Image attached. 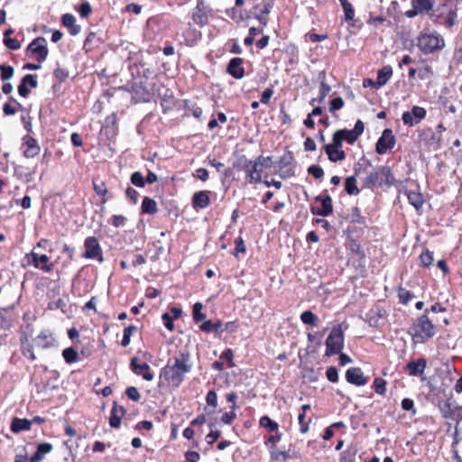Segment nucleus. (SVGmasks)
<instances>
[{
    "label": "nucleus",
    "instance_id": "nucleus-1",
    "mask_svg": "<svg viewBox=\"0 0 462 462\" xmlns=\"http://www.w3.org/2000/svg\"><path fill=\"white\" fill-rule=\"evenodd\" d=\"M192 369L190 354L188 350H181L177 356L170 358L166 365L161 370V377H163L174 387H179L184 381L185 375Z\"/></svg>",
    "mask_w": 462,
    "mask_h": 462
},
{
    "label": "nucleus",
    "instance_id": "nucleus-2",
    "mask_svg": "<svg viewBox=\"0 0 462 462\" xmlns=\"http://www.w3.org/2000/svg\"><path fill=\"white\" fill-rule=\"evenodd\" d=\"M430 310L426 309L420 316L417 317L408 329L412 344H425L437 333L436 326L429 318Z\"/></svg>",
    "mask_w": 462,
    "mask_h": 462
},
{
    "label": "nucleus",
    "instance_id": "nucleus-3",
    "mask_svg": "<svg viewBox=\"0 0 462 462\" xmlns=\"http://www.w3.org/2000/svg\"><path fill=\"white\" fill-rule=\"evenodd\" d=\"M417 47L425 55L440 52L446 46L444 37L435 30L423 29L417 37Z\"/></svg>",
    "mask_w": 462,
    "mask_h": 462
},
{
    "label": "nucleus",
    "instance_id": "nucleus-4",
    "mask_svg": "<svg viewBox=\"0 0 462 462\" xmlns=\"http://www.w3.org/2000/svg\"><path fill=\"white\" fill-rule=\"evenodd\" d=\"M397 180L390 166L384 165L374 170L365 178L363 181V189L374 188H392L395 186Z\"/></svg>",
    "mask_w": 462,
    "mask_h": 462
},
{
    "label": "nucleus",
    "instance_id": "nucleus-5",
    "mask_svg": "<svg viewBox=\"0 0 462 462\" xmlns=\"http://www.w3.org/2000/svg\"><path fill=\"white\" fill-rule=\"evenodd\" d=\"M411 5H415L416 8L420 9L424 14H428L435 23H439L447 27H452L457 23V8L450 7L447 15L444 16L442 13H434L433 0H411Z\"/></svg>",
    "mask_w": 462,
    "mask_h": 462
},
{
    "label": "nucleus",
    "instance_id": "nucleus-6",
    "mask_svg": "<svg viewBox=\"0 0 462 462\" xmlns=\"http://www.w3.org/2000/svg\"><path fill=\"white\" fill-rule=\"evenodd\" d=\"M348 247V266L351 265L355 270V275L353 278L364 276L366 273L367 263V256L365 250L362 245L355 240H351Z\"/></svg>",
    "mask_w": 462,
    "mask_h": 462
},
{
    "label": "nucleus",
    "instance_id": "nucleus-7",
    "mask_svg": "<svg viewBox=\"0 0 462 462\" xmlns=\"http://www.w3.org/2000/svg\"><path fill=\"white\" fill-rule=\"evenodd\" d=\"M344 347V332L340 325L335 326L330 330L326 339L327 356H332L341 352Z\"/></svg>",
    "mask_w": 462,
    "mask_h": 462
},
{
    "label": "nucleus",
    "instance_id": "nucleus-8",
    "mask_svg": "<svg viewBox=\"0 0 462 462\" xmlns=\"http://www.w3.org/2000/svg\"><path fill=\"white\" fill-rule=\"evenodd\" d=\"M396 142V137L393 134V130L389 128L384 129L381 137L375 143L376 153L380 155L385 154L387 152L394 148Z\"/></svg>",
    "mask_w": 462,
    "mask_h": 462
},
{
    "label": "nucleus",
    "instance_id": "nucleus-9",
    "mask_svg": "<svg viewBox=\"0 0 462 462\" xmlns=\"http://www.w3.org/2000/svg\"><path fill=\"white\" fill-rule=\"evenodd\" d=\"M27 51L35 54L39 62H43L49 54L46 39L42 36L35 38L27 46Z\"/></svg>",
    "mask_w": 462,
    "mask_h": 462
},
{
    "label": "nucleus",
    "instance_id": "nucleus-10",
    "mask_svg": "<svg viewBox=\"0 0 462 462\" xmlns=\"http://www.w3.org/2000/svg\"><path fill=\"white\" fill-rule=\"evenodd\" d=\"M211 8L208 6L204 0H198L196 7L192 12V20L195 24L204 27L208 23V17Z\"/></svg>",
    "mask_w": 462,
    "mask_h": 462
},
{
    "label": "nucleus",
    "instance_id": "nucleus-11",
    "mask_svg": "<svg viewBox=\"0 0 462 462\" xmlns=\"http://www.w3.org/2000/svg\"><path fill=\"white\" fill-rule=\"evenodd\" d=\"M85 253L83 256L87 259H97L99 263L104 261L101 246L95 236H88L84 242Z\"/></svg>",
    "mask_w": 462,
    "mask_h": 462
},
{
    "label": "nucleus",
    "instance_id": "nucleus-12",
    "mask_svg": "<svg viewBox=\"0 0 462 462\" xmlns=\"http://www.w3.org/2000/svg\"><path fill=\"white\" fill-rule=\"evenodd\" d=\"M274 5V0H262L261 4L255 5L252 14L259 23L265 27L268 23V15Z\"/></svg>",
    "mask_w": 462,
    "mask_h": 462
},
{
    "label": "nucleus",
    "instance_id": "nucleus-13",
    "mask_svg": "<svg viewBox=\"0 0 462 462\" xmlns=\"http://www.w3.org/2000/svg\"><path fill=\"white\" fill-rule=\"evenodd\" d=\"M386 310L380 306H374L365 314L366 322L373 328H379L386 319Z\"/></svg>",
    "mask_w": 462,
    "mask_h": 462
},
{
    "label": "nucleus",
    "instance_id": "nucleus-14",
    "mask_svg": "<svg viewBox=\"0 0 462 462\" xmlns=\"http://www.w3.org/2000/svg\"><path fill=\"white\" fill-rule=\"evenodd\" d=\"M427 112L424 107L414 106L411 111L403 112L402 119L403 124L409 126H413L425 118Z\"/></svg>",
    "mask_w": 462,
    "mask_h": 462
},
{
    "label": "nucleus",
    "instance_id": "nucleus-15",
    "mask_svg": "<svg viewBox=\"0 0 462 462\" xmlns=\"http://www.w3.org/2000/svg\"><path fill=\"white\" fill-rule=\"evenodd\" d=\"M22 149L23 156L27 159L34 158L41 151L37 140L29 134L23 137Z\"/></svg>",
    "mask_w": 462,
    "mask_h": 462
},
{
    "label": "nucleus",
    "instance_id": "nucleus-16",
    "mask_svg": "<svg viewBox=\"0 0 462 462\" xmlns=\"http://www.w3.org/2000/svg\"><path fill=\"white\" fill-rule=\"evenodd\" d=\"M294 161V156L292 152L286 151L282 156L279 159L275 164L279 167V169L283 170L280 174L281 178L286 179L293 176L295 174L294 170L292 168H288Z\"/></svg>",
    "mask_w": 462,
    "mask_h": 462
},
{
    "label": "nucleus",
    "instance_id": "nucleus-17",
    "mask_svg": "<svg viewBox=\"0 0 462 462\" xmlns=\"http://www.w3.org/2000/svg\"><path fill=\"white\" fill-rule=\"evenodd\" d=\"M439 410L445 419L459 420L462 419L461 408L454 405L450 400H446L439 404Z\"/></svg>",
    "mask_w": 462,
    "mask_h": 462
},
{
    "label": "nucleus",
    "instance_id": "nucleus-18",
    "mask_svg": "<svg viewBox=\"0 0 462 462\" xmlns=\"http://www.w3.org/2000/svg\"><path fill=\"white\" fill-rule=\"evenodd\" d=\"M126 409L124 406L114 402L109 416L110 427L113 429H119L122 423V419L126 416Z\"/></svg>",
    "mask_w": 462,
    "mask_h": 462
},
{
    "label": "nucleus",
    "instance_id": "nucleus-19",
    "mask_svg": "<svg viewBox=\"0 0 462 462\" xmlns=\"http://www.w3.org/2000/svg\"><path fill=\"white\" fill-rule=\"evenodd\" d=\"M316 200L321 202L320 206H312L310 210L313 215L326 217L332 213V199L329 196H319Z\"/></svg>",
    "mask_w": 462,
    "mask_h": 462
},
{
    "label": "nucleus",
    "instance_id": "nucleus-20",
    "mask_svg": "<svg viewBox=\"0 0 462 462\" xmlns=\"http://www.w3.org/2000/svg\"><path fill=\"white\" fill-rule=\"evenodd\" d=\"M38 86L37 77L33 74H26L21 79V82L17 88L18 93L23 97H27L30 90L29 87L35 88Z\"/></svg>",
    "mask_w": 462,
    "mask_h": 462
},
{
    "label": "nucleus",
    "instance_id": "nucleus-21",
    "mask_svg": "<svg viewBox=\"0 0 462 462\" xmlns=\"http://www.w3.org/2000/svg\"><path fill=\"white\" fill-rule=\"evenodd\" d=\"M343 143H331L325 144V152L331 162L342 161L346 157L345 152L341 149Z\"/></svg>",
    "mask_w": 462,
    "mask_h": 462
},
{
    "label": "nucleus",
    "instance_id": "nucleus-22",
    "mask_svg": "<svg viewBox=\"0 0 462 462\" xmlns=\"http://www.w3.org/2000/svg\"><path fill=\"white\" fill-rule=\"evenodd\" d=\"M130 366L135 374L142 376L144 380H153L154 375L150 372V366L147 363L137 364V358L134 357L131 360Z\"/></svg>",
    "mask_w": 462,
    "mask_h": 462
},
{
    "label": "nucleus",
    "instance_id": "nucleus-23",
    "mask_svg": "<svg viewBox=\"0 0 462 462\" xmlns=\"http://www.w3.org/2000/svg\"><path fill=\"white\" fill-rule=\"evenodd\" d=\"M244 60L242 58H233L230 60L226 72L236 79H240L245 76V69L243 67Z\"/></svg>",
    "mask_w": 462,
    "mask_h": 462
},
{
    "label": "nucleus",
    "instance_id": "nucleus-24",
    "mask_svg": "<svg viewBox=\"0 0 462 462\" xmlns=\"http://www.w3.org/2000/svg\"><path fill=\"white\" fill-rule=\"evenodd\" d=\"M129 91L132 94V98L135 102H148L151 98L149 90L142 84L134 83Z\"/></svg>",
    "mask_w": 462,
    "mask_h": 462
},
{
    "label": "nucleus",
    "instance_id": "nucleus-25",
    "mask_svg": "<svg viewBox=\"0 0 462 462\" xmlns=\"http://www.w3.org/2000/svg\"><path fill=\"white\" fill-rule=\"evenodd\" d=\"M55 338L49 330H42L33 338V344L39 348H50L55 346Z\"/></svg>",
    "mask_w": 462,
    "mask_h": 462
},
{
    "label": "nucleus",
    "instance_id": "nucleus-26",
    "mask_svg": "<svg viewBox=\"0 0 462 462\" xmlns=\"http://www.w3.org/2000/svg\"><path fill=\"white\" fill-rule=\"evenodd\" d=\"M262 171L263 169L258 162L251 160V164L245 171L248 182L251 184L260 183L262 181Z\"/></svg>",
    "mask_w": 462,
    "mask_h": 462
},
{
    "label": "nucleus",
    "instance_id": "nucleus-27",
    "mask_svg": "<svg viewBox=\"0 0 462 462\" xmlns=\"http://www.w3.org/2000/svg\"><path fill=\"white\" fill-rule=\"evenodd\" d=\"M369 381V376L365 375L364 372L359 367L348 369V383L356 386L365 385Z\"/></svg>",
    "mask_w": 462,
    "mask_h": 462
},
{
    "label": "nucleus",
    "instance_id": "nucleus-28",
    "mask_svg": "<svg viewBox=\"0 0 462 462\" xmlns=\"http://www.w3.org/2000/svg\"><path fill=\"white\" fill-rule=\"evenodd\" d=\"M427 365L425 358H419L417 361H411L406 365L405 370L411 376H419L424 373Z\"/></svg>",
    "mask_w": 462,
    "mask_h": 462
},
{
    "label": "nucleus",
    "instance_id": "nucleus-29",
    "mask_svg": "<svg viewBox=\"0 0 462 462\" xmlns=\"http://www.w3.org/2000/svg\"><path fill=\"white\" fill-rule=\"evenodd\" d=\"M210 204L209 191L200 190L192 196V206L194 208H206Z\"/></svg>",
    "mask_w": 462,
    "mask_h": 462
},
{
    "label": "nucleus",
    "instance_id": "nucleus-30",
    "mask_svg": "<svg viewBox=\"0 0 462 462\" xmlns=\"http://www.w3.org/2000/svg\"><path fill=\"white\" fill-rule=\"evenodd\" d=\"M405 195L407 196L409 203L414 207V208L419 211L422 208L425 199L422 193L419 190H405Z\"/></svg>",
    "mask_w": 462,
    "mask_h": 462
},
{
    "label": "nucleus",
    "instance_id": "nucleus-31",
    "mask_svg": "<svg viewBox=\"0 0 462 462\" xmlns=\"http://www.w3.org/2000/svg\"><path fill=\"white\" fill-rule=\"evenodd\" d=\"M20 342H21V352H22V355L25 357H27L28 359H30L31 361H35L36 360V356L33 352V345L34 344H32L29 340V337L28 336L23 333L21 337H20Z\"/></svg>",
    "mask_w": 462,
    "mask_h": 462
},
{
    "label": "nucleus",
    "instance_id": "nucleus-32",
    "mask_svg": "<svg viewBox=\"0 0 462 462\" xmlns=\"http://www.w3.org/2000/svg\"><path fill=\"white\" fill-rule=\"evenodd\" d=\"M61 23L69 29V33L73 36L78 35L81 31L80 25L76 24V18L71 14H63L61 17Z\"/></svg>",
    "mask_w": 462,
    "mask_h": 462
},
{
    "label": "nucleus",
    "instance_id": "nucleus-33",
    "mask_svg": "<svg viewBox=\"0 0 462 462\" xmlns=\"http://www.w3.org/2000/svg\"><path fill=\"white\" fill-rule=\"evenodd\" d=\"M393 68L390 65H385L377 71L376 84L377 87L382 88L387 84L393 77Z\"/></svg>",
    "mask_w": 462,
    "mask_h": 462
},
{
    "label": "nucleus",
    "instance_id": "nucleus-34",
    "mask_svg": "<svg viewBox=\"0 0 462 462\" xmlns=\"http://www.w3.org/2000/svg\"><path fill=\"white\" fill-rule=\"evenodd\" d=\"M28 263L37 269H41L43 272L49 273L52 271L54 263L41 265L39 263V254L32 250L31 253L26 254Z\"/></svg>",
    "mask_w": 462,
    "mask_h": 462
},
{
    "label": "nucleus",
    "instance_id": "nucleus-35",
    "mask_svg": "<svg viewBox=\"0 0 462 462\" xmlns=\"http://www.w3.org/2000/svg\"><path fill=\"white\" fill-rule=\"evenodd\" d=\"M53 447L51 443L43 442L37 446L36 452L30 457L31 462H40L43 459L44 455L49 454Z\"/></svg>",
    "mask_w": 462,
    "mask_h": 462
},
{
    "label": "nucleus",
    "instance_id": "nucleus-36",
    "mask_svg": "<svg viewBox=\"0 0 462 462\" xmlns=\"http://www.w3.org/2000/svg\"><path fill=\"white\" fill-rule=\"evenodd\" d=\"M32 425V421H30V420L14 418L11 424V430L14 433L29 430Z\"/></svg>",
    "mask_w": 462,
    "mask_h": 462
},
{
    "label": "nucleus",
    "instance_id": "nucleus-37",
    "mask_svg": "<svg viewBox=\"0 0 462 462\" xmlns=\"http://www.w3.org/2000/svg\"><path fill=\"white\" fill-rule=\"evenodd\" d=\"M141 210L143 214H156L158 211L156 201L149 197H144L142 202Z\"/></svg>",
    "mask_w": 462,
    "mask_h": 462
},
{
    "label": "nucleus",
    "instance_id": "nucleus-38",
    "mask_svg": "<svg viewBox=\"0 0 462 462\" xmlns=\"http://www.w3.org/2000/svg\"><path fill=\"white\" fill-rule=\"evenodd\" d=\"M365 125L361 120H357L353 130H348L347 141L348 143H355L357 138L363 134Z\"/></svg>",
    "mask_w": 462,
    "mask_h": 462
},
{
    "label": "nucleus",
    "instance_id": "nucleus-39",
    "mask_svg": "<svg viewBox=\"0 0 462 462\" xmlns=\"http://www.w3.org/2000/svg\"><path fill=\"white\" fill-rule=\"evenodd\" d=\"M300 320L306 325L317 327L319 325V317L311 310H305L300 314Z\"/></svg>",
    "mask_w": 462,
    "mask_h": 462
},
{
    "label": "nucleus",
    "instance_id": "nucleus-40",
    "mask_svg": "<svg viewBox=\"0 0 462 462\" xmlns=\"http://www.w3.org/2000/svg\"><path fill=\"white\" fill-rule=\"evenodd\" d=\"M397 296L399 302L402 305H407L414 298V294L403 287L397 289Z\"/></svg>",
    "mask_w": 462,
    "mask_h": 462
},
{
    "label": "nucleus",
    "instance_id": "nucleus-41",
    "mask_svg": "<svg viewBox=\"0 0 462 462\" xmlns=\"http://www.w3.org/2000/svg\"><path fill=\"white\" fill-rule=\"evenodd\" d=\"M371 167V162L369 160L365 159V157H362L354 167L355 174L353 176L358 177L361 174L365 173L367 169Z\"/></svg>",
    "mask_w": 462,
    "mask_h": 462
},
{
    "label": "nucleus",
    "instance_id": "nucleus-42",
    "mask_svg": "<svg viewBox=\"0 0 462 462\" xmlns=\"http://www.w3.org/2000/svg\"><path fill=\"white\" fill-rule=\"evenodd\" d=\"M221 328L222 322L220 320H217L216 322H212L211 320H205L200 325V329L207 333L217 332Z\"/></svg>",
    "mask_w": 462,
    "mask_h": 462
},
{
    "label": "nucleus",
    "instance_id": "nucleus-43",
    "mask_svg": "<svg viewBox=\"0 0 462 462\" xmlns=\"http://www.w3.org/2000/svg\"><path fill=\"white\" fill-rule=\"evenodd\" d=\"M420 265L422 267H430L433 263V253L429 249H425L419 256Z\"/></svg>",
    "mask_w": 462,
    "mask_h": 462
},
{
    "label": "nucleus",
    "instance_id": "nucleus-44",
    "mask_svg": "<svg viewBox=\"0 0 462 462\" xmlns=\"http://www.w3.org/2000/svg\"><path fill=\"white\" fill-rule=\"evenodd\" d=\"M62 356L68 364H72L79 361L78 352L73 347L65 348L62 351Z\"/></svg>",
    "mask_w": 462,
    "mask_h": 462
},
{
    "label": "nucleus",
    "instance_id": "nucleus-45",
    "mask_svg": "<svg viewBox=\"0 0 462 462\" xmlns=\"http://www.w3.org/2000/svg\"><path fill=\"white\" fill-rule=\"evenodd\" d=\"M259 423H260L261 427L268 430L269 431H277L278 428H279L278 423L276 421L273 420L268 416H263L260 419Z\"/></svg>",
    "mask_w": 462,
    "mask_h": 462
},
{
    "label": "nucleus",
    "instance_id": "nucleus-46",
    "mask_svg": "<svg viewBox=\"0 0 462 462\" xmlns=\"http://www.w3.org/2000/svg\"><path fill=\"white\" fill-rule=\"evenodd\" d=\"M387 382L381 377L374 378L373 382V388L377 394L384 395L386 393Z\"/></svg>",
    "mask_w": 462,
    "mask_h": 462
},
{
    "label": "nucleus",
    "instance_id": "nucleus-47",
    "mask_svg": "<svg viewBox=\"0 0 462 462\" xmlns=\"http://www.w3.org/2000/svg\"><path fill=\"white\" fill-rule=\"evenodd\" d=\"M14 307H8V308H0V328L7 330L12 327V320L11 319L7 318L5 315V312L8 311L9 310H12Z\"/></svg>",
    "mask_w": 462,
    "mask_h": 462
},
{
    "label": "nucleus",
    "instance_id": "nucleus-48",
    "mask_svg": "<svg viewBox=\"0 0 462 462\" xmlns=\"http://www.w3.org/2000/svg\"><path fill=\"white\" fill-rule=\"evenodd\" d=\"M251 164V160L247 159L245 155H240L237 157L236 162H234V168L237 171H246L249 165Z\"/></svg>",
    "mask_w": 462,
    "mask_h": 462
},
{
    "label": "nucleus",
    "instance_id": "nucleus-49",
    "mask_svg": "<svg viewBox=\"0 0 462 462\" xmlns=\"http://www.w3.org/2000/svg\"><path fill=\"white\" fill-rule=\"evenodd\" d=\"M137 331V327L134 326V325H130L128 327H126L125 329H124V335H123V338H122V341H121V345L123 346H129L130 344V338H131V336Z\"/></svg>",
    "mask_w": 462,
    "mask_h": 462
},
{
    "label": "nucleus",
    "instance_id": "nucleus-50",
    "mask_svg": "<svg viewBox=\"0 0 462 462\" xmlns=\"http://www.w3.org/2000/svg\"><path fill=\"white\" fill-rule=\"evenodd\" d=\"M351 221L353 223L359 224L362 226H366L365 217L361 216L360 210L356 207L353 208L351 210Z\"/></svg>",
    "mask_w": 462,
    "mask_h": 462
},
{
    "label": "nucleus",
    "instance_id": "nucleus-51",
    "mask_svg": "<svg viewBox=\"0 0 462 462\" xmlns=\"http://www.w3.org/2000/svg\"><path fill=\"white\" fill-rule=\"evenodd\" d=\"M203 304L196 302L193 305V319L196 323H199L205 319L206 316L202 313Z\"/></svg>",
    "mask_w": 462,
    "mask_h": 462
},
{
    "label": "nucleus",
    "instance_id": "nucleus-52",
    "mask_svg": "<svg viewBox=\"0 0 462 462\" xmlns=\"http://www.w3.org/2000/svg\"><path fill=\"white\" fill-rule=\"evenodd\" d=\"M131 183L138 188L145 186V179L140 171H134L130 177Z\"/></svg>",
    "mask_w": 462,
    "mask_h": 462
},
{
    "label": "nucleus",
    "instance_id": "nucleus-53",
    "mask_svg": "<svg viewBox=\"0 0 462 462\" xmlns=\"http://www.w3.org/2000/svg\"><path fill=\"white\" fill-rule=\"evenodd\" d=\"M401 406L403 411H410L411 415H415L417 413L414 401L411 398L402 399Z\"/></svg>",
    "mask_w": 462,
    "mask_h": 462
},
{
    "label": "nucleus",
    "instance_id": "nucleus-54",
    "mask_svg": "<svg viewBox=\"0 0 462 462\" xmlns=\"http://www.w3.org/2000/svg\"><path fill=\"white\" fill-rule=\"evenodd\" d=\"M271 457L273 460H283L286 461L291 458V456L288 451L286 450H280L273 448L271 450Z\"/></svg>",
    "mask_w": 462,
    "mask_h": 462
},
{
    "label": "nucleus",
    "instance_id": "nucleus-55",
    "mask_svg": "<svg viewBox=\"0 0 462 462\" xmlns=\"http://www.w3.org/2000/svg\"><path fill=\"white\" fill-rule=\"evenodd\" d=\"M1 79L6 81L14 77V69L9 65H0Z\"/></svg>",
    "mask_w": 462,
    "mask_h": 462
},
{
    "label": "nucleus",
    "instance_id": "nucleus-56",
    "mask_svg": "<svg viewBox=\"0 0 462 462\" xmlns=\"http://www.w3.org/2000/svg\"><path fill=\"white\" fill-rule=\"evenodd\" d=\"M126 396L134 401V402H139L141 399V394L138 391V389L134 386H129L125 390Z\"/></svg>",
    "mask_w": 462,
    "mask_h": 462
},
{
    "label": "nucleus",
    "instance_id": "nucleus-57",
    "mask_svg": "<svg viewBox=\"0 0 462 462\" xmlns=\"http://www.w3.org/2000/svg\"><path fill=\"white\" fill-rule=\"evenodd\" d=\"M4 44L12 51H16L21 48L20 42L15 38L5 37Z\"/></svg>",
    "mask_w": 462,
    "mask_h": 462
},
{
    "label": "nucleus",
    "instance_id": "nucleus-58",
    "mask_svg": "<svg viewBox=\"0 0 462 462\" xmlns=\"http://www.w3.org/2000/svg\"><path fill=\"white\" fill-rule=\"evenodd\" d=\"M91 12L92 8L90 4L88 1H83L79 7V13L80 16L83 18H88Z\"/></svg>",
    "mask_w": 462,
    "mask_h": 462
},
{
    "label": "nucleus",
    "instance_id": "nucleus-59",
    "mask_svg": "<svg viewBox=\"0 0 462 462\" xmlns=\"http://www.w3.org/2000/svg\"><path fill=\"white\" fill-rule=\"evenodd\" d=\"M235 252L234 255L237 257L239 253H245L246 247L244 239L241 236H238L235 239Z\"/></svg>",
    "mask_w": 462,
    "mask_h": 462
},
{
    "label": "nucleus",
    "instance_id": "nucleus-60",
    "mask_svg": "<svg viewBox=\"0 0 462 462\" xmlns=\"http://www.w3.org/2000/svg\"><path fill=\"white\" fill-rule=\"evenodd\" d=\"M53 75L60 82H64L69 78V71L63 68L58 67L54 69Z\"/></svg>",
    "mask_w": 462,
    "mask_h": 462
},
{
    "label": "nucleus",
    "instance_id": "nucleus-61",
    "mask_svg": "<svg viewBox=\"0 0 462 462\" xmlns=\"http://www.w3.org/2000/svg\"><path fill=\"white\" fill-rule=\"evenodd\" d=\"M308 173L312 175L315 179H321L324 175V171L320 166L311 165L308 168Z\"/></svg>",
    "mask_w": 462,
    "mask_h": 462
},
{
    "label": "nucleus",
    "instance_id": "nucleus-62",
    "mask_svg": "<svg viewBox=\"0 0 462 462\" xmlns=\"http://www.w3.org/2000/svg\"><path fill=\"white\" fill-rule=\"evenodd\" d=\"M93 189H94L95 192L100 196H105L108 192L106 183L102 180L99 182L93 181Z\"/></svg>",
    "mask_w": 462,
    "mask_h": 462
},
{
    "label": "nucleus",
    "instance_id": "nucleus-63",
    "mask_svg": "<svg viewBox=\"0 0 462 462\" xmlns=\"http://www.w3.org/2000/svg\"><path fill=\"white\" fill-rule=\"evenodd\" d=\"M359 193V189L356 186V176L348 177V195H356Z\"/></svg>",
    "mask_w": 462,
    "mask_h": 462
},
{
    "label": "nucleus",
    "instance_id": "nucleus-64",
    "mask_svg": "<svg viewBox=\"0 0 462 462\" xmlns=\"http://www.w3.org/2000/svg\"><path fill=\"white\" fill-rule=\"evenodd\" d=\"M127 218L122 215H114L111 217V224L115 227H120L125 225Z\"/></svg>",
    "mask_w": 462,
    "mask_h": 462
}]
</instances>
